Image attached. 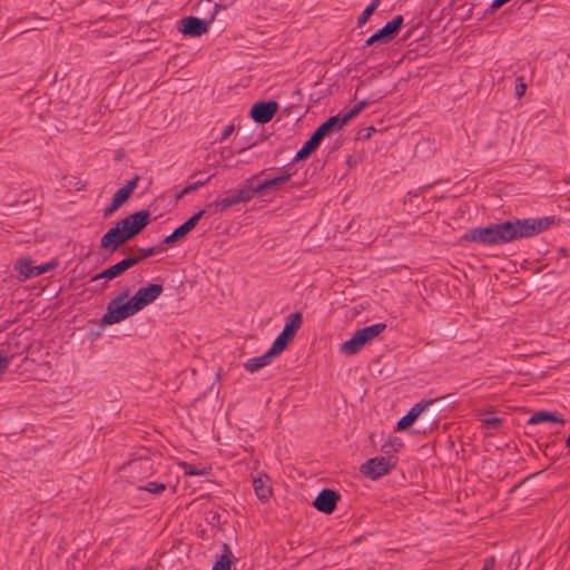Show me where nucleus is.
Here are the masks:
<instances>
[{"instance_id": "19", "label": "nucleus", "mask_w": 570, "mask_h": 570, "mask_svg": "<svg viewBox=\"0 0 570 570\" xmlns=\"http://www.w3.org/2000/svg\"><path fill=\"white\" fill-rule=\"evenodd\" d=\"M234 190H228L224 194V196H219L217 199L214 200L213 205L219 210L224 212L228 209L229 207L237 205V200L235 197ZM212 206V204L209 205Z\"/></svg>"}, {"instance_id": "4", "label": "nucleus", "mask_w": 570, "mask_h": 570, "mask_svg": "<svg viewBox=\"0 0 570 570\" xmlns=\"http://www.w3.org/2000/svg\"><path fill=\"white\" fill-rule=\"evenodd\" d=\"M554 224V217L525 218L510 220V232H508L509 240L519 238H528L540 234L550 228Z\"/></svg>"}, {"instance_id": "11", "label": "nucleus", "mask_w": 570, "mask_h": 570, "mask_svg": "<svg viewBox=\"0 0 570 570\" xmlns=\"http://www.w3.org/2000/svg\"><path fill=\"white\" fill-rule=\"evenodd\" d=\"M341 495L331 489H323L313 502L315 509L325 514H331L337 505Z\"/></svg>"}, {"instance_id": "10", "label": "nucleus", "mask_w": 570, "mask_h": 570, "mask_svg": "<svg viewBox=\"0 0 570 570\" xmlns=\"http://www.w3.org/2000/svg\"><path fill=\"white\" fill-rule=\"evenodd\" d=\"M278 107L276 101H259L252 106L249 115L255 122L264 125L273 119Z\"/></svg>"}, {"instance_id": "44", "label": "nucleus", "mask_w": 570, "mask_h": 570, "mask_svg": "<svg viewBox=\"0 0 570 570\" xmlns=\"http://www.w3.org/2000/svg\"><path fill=\"white\" fill-rule=\"evenodd\" d=\"M494 564H495V558L494 557H489V558H487L484 560L482 570H493Z\"/></svg>"}, {"instance_id": "35", "label": "nucleus", "mask_w": 570, "mask_h": 570, "mask_svg": "<svg viewBox=\"0 0 570 570\" xmlns=\"http://www.w3.org/2000/svg\"><path fill=\"white\" fill-rule=\"evenodd\" d=\"M315 150L308 147L306 144L302 146V148L296 153L294 157V161H299L308 158Z\"/></svg>"}, {"instance_id": "37", "label": "nucleus", "mask_w": 570, "mask_h": 570, "mask_svg": "<svg viewBox=\"0 0 570 570\" xmlns=\"http://www.w3.org/2000/svg\"><path fill=\"white\" fill-rule=\"evenodd\" d=\"M374 11L375 10L372 7L367 6L357 19V23H356L357 27L364 26L367 22V20L370 19V17L373 14Z\"/></svg>"}, {"instance_id": "34", "label": "nucleus", "mask_w": 570, "mask_h": 570, "mask_svg": "<svg viewBox=\"0 0 570 570\" xmlns=\"http://www.w3.org/2000/svg\"><path fill=\"white\" fill-rule=\"evenodd\" d=\"M323 138L324 137L315 130L304 144H306L313 150H316L320 144L322 142Z\"/></svg>"}, {"instance_id": "5", "label": "nucleus", "mask_w": 570, "mask_h": 570, "mask_svg": "<svg viewBox=\"0 0 570 570\" xmlns=\"http://www.w3.org/2000/svg\"><path fill=\"white\" fill-rule=\"evenodd\" d=\"M385 328V323H376L357 330L350 340L342 343L341 352L346 355L358 353L365 344L379 336Z\"/></svg>"}, {"instance_id": "24", "label": "nucleus", "mask_w": 570, "mask_h": 570, "mask_svg": "<svg viewBox=\"0 0 570 570\" xmlns=\"http://www.w3.org/2000/svg\"><path fill=\"white\" fill-rule=\"evenodd\" d=\"M58 266V261L57 259H52L46 264H42V265H38V266H35L33 267V272L29 273V275L27 274V277H37V276H40L47 272H50L52 269H55L56 267Z\"/></svg>"}, {"instance_id": "30", "label": "nucleus", "mask_w": 570, "mask_h": 570, "mask_svg": "<svg viewBox=\"0 0 570 570\" xmlns=\"http://www.w3.org/2000/svg\"><path fill=\"white\" fill-rule=\"evenodd\" d=\"M235 191V197L237 200V204L239 203H246L249 202L252 198H254L253 191L250 187H244Z\"/></svg>"}, {"instance_id": "3", "label": "nucleus", "mask_w": 570, "mask_h": 570, "mask_svg": "<svg viewBox=\"0 0 570 570\" xmlns=\"http://www.w3.org/2000/svg\"><path fill=\"white\" fill-rule=\"evenodd\" d=\"M222 9V6L218 3H214L212 0H199L197 3V10H209L210 16L209 19H200L196 17H187L180 20L179 30L190 37H199L206 33L209 29L210 22L214 21L215 16L218 10Z\"/></svg>"}, {"instance_id": "2", "label": "nucleus", "mask_w": 570, "mask_h": 570, "mask_svg": "<svg viewBox=\"0 0 570 570\" xmlns=\"http://www.w3.org/2000/svg\"><path fill=\"white\" fill-rule=\"evenodd\" d=\"M510 220L491 224L487 227H475L463 234L464 242H473L482 245H498L509 243Z\"/></svg>"}, {"instance_id": "26", "label": "nucleus", "mask_w": 570, "mask_h": 570, "mask_svg": "<svg viewBox=\"0 0 570 570\" xmlns=\"http://www.w3.org/2000/svg\"><path fill=\"white\" fill-rule=\"evenodd\" d=\"M128 468L131 472H148L151 470V463L148 459H137L129 462Z\"/></svg>"}, {"instance_id": "7", "label": "nucleus", "mask_w": 570, "mask_h": 570, "mask_svg": "<svg viewBox=\"0 0 570 570\" xmlns=\"http://www.w3.org/2000/svg\"><path fill=\"white\" fill-rule=\"evenodd\" d=\"M137 311L131 303L128 301L127 303H119L111 299L107 305V311L101 318L102 325H112L115 323H119L129 316L136 314Z\"/></svg>"}, {"instance_id": "17", "label": "nucleus", "mask_w": 570, "mask_h": 570, "mask_svg": "<svg viewBox=\"0 0 570 570\" xmlns=\"http://www.w3.org/2000/svg\"><path fill=\"white\" fill-rule=\"evenodd\" d=\"M344 126H345L344 119H342V117L340 115H336V116L330 117L326 121L321 124L316 128V131L320 135H322L323 137H325L326 135H328L331 132L340 131Z\"/></svg>"}, {"instance_id": "14", "label": "nucleus", "mask_w": 570, "mask_h": 570, "mask_svg": "<svg viewBox=\"0 0 570 570\" xmlns=\"http://www.w3.org/2000/svg\"><path fill=\"white\" fill-rule=\"evenodd\" d=\"M436 400L421 401L410 409V411L399 420L396 424L397 431H404L410 428L414 421L423 414L429 406H431Z\"/></svg>"}, {"instance_id": "16", "label": "nucleus", "mask_w": 570, "mask_h": 570, "mask_svg": "<svg viewBox=\"0 0 570 570\" xmlns=\"http://www.w3.org/2000/svg\"><path fill=\"white\" fill-rule=\"evenodd\" d=\"M254 491L257 498L265 502L272 495V487L269 484V478L267 475H261L253 481Z\"/></svg>"}, {"instance_id": "36", "label": "nucleus", "mask_w": 570, "mask_h": 570, "mask_svg": "<svg viewBox=\"0 0 570 570\" xmlns=\"http://www.w3.org/2000/svg\"><path fill=\"white\" fill-rule=\"evenodd\" d=\"M527 90V83L524 82V78L518 77L515 83V96L518 99L522 98Z\"/></svg>"}, {"instance_id": "18", "label": "nucleus", "mask_w": 570, "mask_h": 570, "mask_svg": "<svg viewBox=\"0 0 570 570\" xmlns=\"http://www.w3.org/2000/svg\"><path fill=\"white\" fill-rule=\"evenodd\" d=\"M542 422L563 424L564 420L562 417L557 416L553 413L546 412V411L535 412L528 420V424H538V423H542Z\"/></svg>"}, {"instance_id": "49", "label": "nucleus", "mask_w": 570, "mask_h": 570, "mask_svg": "<svg viewBox=\"0 0 570 570\" xmlns=\"http://www.w3.org/2000/svg\"><path fill=\"white\" fill-rule=\"evenodd\" d=\"M381 0H372L368 7H372L374 10L379 7Z\"/></svg>"}, {"instance_id": "48", "label": "nucleus", "mask_w": 570, "mask_h": 570, "mask_svg": "<svg viewBox=\"0 0 570 570\" xmlns=\"http://www.w3.org/2000/svg\"><path fill=\"white\" fill-rule=\"evenodd\" d=\"M430 421L432 422L431 423V429H433V428L436 429L439 423H438V421L435 419H433V415H430L429 417H426V423H429Z\"/></svg>"}, {"instance_id": "25", "label": "nucleus", "mask_w": 570, "mask_h": 570, "mask_svg": "<svg viewBox=\"0 0 570 570\" xmlns=\"http://www.w3.org/2000/svg\"><path fill=\"white\" fill-rule=\"evenodd\" d=\"M224 550H225V553L222 554L219 560L216 561V563L214 564L212 570H230L232 562L229 559V554H230L229 547L227 544H224Z\"/></svg>"}, {"instance_id": "28", "label": "nucleus", "mask_w": 570, "mask_h": 570, "mask_svg": "<svg viewBox=\"0 0 570 570\" xmlns=\"http://www.w3.org/2000/svg\"><path fill=\"white\" fill-rule=\"evenodd\" d=\"M367 101L366 100H361L360 102H357L348 112H346L342 119H344V122L345 125L347 124V121H350L352 118L356 117L364 108L367 107Z\"/></svg>"}, {"instance_id": "9", "label": "nucleus", "mask_w": 570, "mask_h": 570, "mask_svg": "<svg viewBox=\"0 0 570 570\" xmlns=\"http://www.w3.org/2000/svg\"><path fill=\"white\" fill-rule=\"evenodd\" d=\"M163 292L164 287L161 284H149L146 287H140L130 301L134 304L136 311L139 312L147 305L155 302Z\"/></svg>"}, {"instance_id": "29", "label": "nucleus", "mask_w": 570, "mask_h": 570, "mask_svg": "<svg viewBox=\"0 0 570 570\" xmlns=\"http://www.w3.org/2000/svg\"><path fill=\"white\" fill-rule=\"evenodd\" d=\"M138 489L154 494H159L166 490V484L161 482L150 481L146 485L138 487Z\"/></svg>"}, {"instance_id": "20", "label": "nucleus", "mask_w": 570, "mask_h": 570, "mask_svg": "<svg viewBox=\"0 0 570 570\" xmlns=\"http://www.w3.org/2000/svg\"><path fill=\"white\" fill-rule=\"evenodd\" d=\"M135 249L139 250L140 255L137 256V257H128V258L129 259H138V263H140L145 258H148V257L153 256L154 254H156L158 252H161L164 249V247L160 244V245H157V246H154V247H149V248H141V247H138V246L128 248L129 252H132Z\"/></svg>"}, {"instance_id": "43", "label": "nucleus", "mask_w": 570, "mask_h": 570, "mask_svg": "<svg viewBox=\"0 0 570 570\" xmlns=\"http://www.w3.org/2000/svg\"><path fill=\"white\" fill-rule=\"evenodd\" d=\"M250 188H252L253 195L255 196L256 194H259L269 187H268L267 180H264L261 184H258L257 186L250 187Z\"/></svg>"}, {"instance_id": "15", "label": "nucleus", "mask_w": 570, "mask_h": 570, "mask_svg": "<svg viewBox=\"0 0 570 570\" xmlns=\"http://www.w3.org/2000/svg\"><path fill=\"white\" fill-rule=\"evenodd\" d=\"M137 264H138V259H129L128 257H126L125 259L118 262L117 264H115V265L106 268L101 273L97 274L92 279L94 281L101 279V278L112 279V278L121 275L124 272H126L127 269H129L130 267H132Z\"/></svg>"}, {"instance_id": "8", "label": "nucleus", "mask_w": 570, "mask_h": 570, "mask_svg": "<svg viewBox=\"0 0 570 570\" xmlns=\"http://www.w3.org/2000/svg\"><path fill=\"white\" fill-rule=\"evenodd\" d=\"M396 465V460L385 456H375L361 465V472L371 480L380 479Z\"/></svg>"}, {"instance_id": "23", "label": "nucleus", "mask_w": 570, "mask_h": 570, "mask_svg": "<svg viewBox=\"0 0 570 570\" xmlns=\"http://www.w3.org/2000/svg\"><path fill=\"white\" fill-rule=\"evenodd\" d=\"M32 262L30 258H21L17 262L14 268L24 278L28 279L27 274L33 272Z\"/></svg>"}, {"instance_id": "32", "label": "nucleus", "mask_w": 570, "mask_h": 570, "mask_svg": "<svg viewBox=\"0 0 570 570\" xmlns=\"http://www.w3.org/2000/svg\"><path fill=\"white\" fill-rule=\"evenodd\" d=\"M130 196L131 195L128 193V189L121 187L114 194L112 200L115 202V205L121 206L129 199Z\"/></svg>"}, {"instance_id": "46", "label": "nucleus", "mask_w": 570, "mask_h": 570, "mask_svg": "<svg viewBox=\"0 0 570 570\" xmlns=\"http://www.w3.org/2000/svg\"><path fill=\"white\" fill-rule=\"evenodd\" d=\"M129 293H130L129 288H126L118 296H116L114 298V301L119 302V303H126L125 301L129 296Z\"/></svg>"}, {"instance_id": "42", "label": "nucleus", "mask_w": 570, "mask_h": 570, "mask_svg": "<svg viewBox=\"0 0 570 570\" xmlns=\"http://www.w3.org/2000/svg\"><path fill=\"white\" fill-rule=\"evenodd\" d=\"M10 364V357L0 354V374L6 372Z\"/></svg>"}, {"instance_id": "38", "label": "nucleus", "mask_w": 570, "mask_h": 570, "mask_svg": "<svg viewBox=\"0 0 570 570\" xmlns=\"http://www.w3.org/2000/svg\"><path fill=\"white\" fill-rule=\"evenodd\" d=\"M510 0H493L490 7L487 9L485 14H493L498 11L502 6L508 3Z\"/></svg>"}, {"instance_id": "50", "label": "nucleus", "mask_w": 570, "mask_h": 570, "mask_svg": "<svg viewBox=\"0 0 570 570\" xmlns=\"http://www.w3.org/2000/svg\"><path fill=\"white\" fill-rule=\"evenodd\" d=\"M566 445H567V448H568V450L570 452V433H569V436H568V439L566 441Z\"/></svg>"}, {"instance_id": "22", "label": "nucleus", "mask_w": 570, "mask_h": 570, "mask_svg": "<svg viewBox=\"0 0 570 570\" xmlns=\"http://www.w3.org/2000/svg\"><path fill=\"white\" fill-rule=\"evenodd\" d=\"M188 233L189 230H187V226L181 224L170 235L164 238L163 244H174L185 237Z\"/></svg>"}, {"instance_id": "31", "label": "nucleus", "mask_w": 570, "mask_h": 570, "mask_svg": "<svg viewBox=\"0 0 570 570\" xmlns=\"http://www.w3.org/2000/svg\"><path fill=\"white\" fill-rule=\"evenodd\" d=\"M291 174H284L272 179H267V184L269 188L278 189L283 184L287 183L291 178Z\"/></svg>"}, {"instance_id": "6", "label": "nucleus", "mask_w": 570, "mask_h": 570, "mask_svg": "<svg viewBox=\"0 0 570 570\" xmlns=\"http://www.w3.org/2000/svg\"><path fill=\"white\" fill-rule=\"evenodd\" d=\"M303 323L302 313L295 312L285 318V325L281 334L274 340L273 344L282 352L286 350L289 343L294 340L296 332L301 328Z\"/></svg>"}, {"instance_id": "39", "label": "nucleus", "mask_w": 570, "mask_h": 570, "mask_svg": "<svg viewBox=\"0 0 570 570\" xmlns=\"http://www.w3.org/2000/svg\"><path fill=\"white\" fill-rule=\"evenodd\" d=\"M482 421L487 426L490 428H497L501 423V420L497 416H487Z\"/></svg>"}, {"instance_id": "12", "label": "nucleus", "mask_w": 570, "mask_h": 570, "mask_svg": "<svg viewBox=\"0 0 570 570\" xmlns=\"http://www.w3.org/2000/svg\"><path fill=\"white\" fill-rule=\"evenodd\" d=\"M404 18L401 14L395 16L384 27L374 32L377 38L379 45H386L391 42L399 35L403 24Z\"/></svg>"}, {"instance_id": "40", "label": "nucleus", "mask_w": 570, "mask_h": 570, "mask_svg": "<svg viewBox=\"0 0 570 570\" xmlns=\"http://www.w3.org/2000/svg\"><path fill=\"white\" fill-rule=\"evenodd\" d=\"M139 176L136 175L134 178L127 181V184L124 186L125 189H128V193L131 195L134 189L137 187V184L139 181Z\"/></svg>"}, {"instance_id": "21", "label": "nucleus", "mask_w": 570, "mask_h": 570, "mask_svg": "<svg viewBox=\"0 0 570 570\" xmlns=\"http://www.w3.org/2000/svg\"><path fill=\"white\" fill-rule=\"evenodd\" d=\"M185 475H208L212 471L209 466H198L189 463H181Z\"/></svg>"}, {"instance_id": "33", "label": "nucleus", "mask_w": 570, "mask_h": 570, "mask_svg": "<svg viewBox=\"0 0 570 570\" xmlns=\"http://www.w3.org/2000/svg\"><path fill=\"white\" fill-rule=\"evenodd\" d=\"M205 214V210H199L197 213H195L191 217H189L185 223L184 225L187 226V230L191 232L197 223L200 220V218L204 216Z\"/></svg>"}, {"instance_id": "41", "label": "nucleus", "mask_w": 570, "mask_h": 570, "mask_svg": "<svg viewBox=\"0 0 570 570\" xmlns=\"http://www.w3.org/2000/svg\"><path fill=\"white\" fill-rule=\"evenodd\" d=\"M234 130H235L234 125L226 126L225 129L222 131L220 137L218 138V141L222 142V141L226 140L233 134Z\"/></svg>"}, {"instance_id": "45", "label": "nucleus", "mask_w": 570, "mask_h": 570, "mask_svg": "<svg viewBox=\"0 0 570 570\" xmlns=\"http://www.w3.org/2000/svg\"><path fill=\"white\" fill-rule=\"evenodd\" d=\"M120 206L115 205L112 200L111 204L104 210V217H109L112 213H115Z\"/></svg>"}, {"instance_id": "1", "label": "nucleus", "mask_w": 570, "mask_h": 570, "mask_svg": "<svg viewBox=\"0 0 570 570\" xmlns=\"http://www.w3.org/2000/svg\"><path fill=\"white\" fill-rule=\"evenodd\" d=\"M150 215L148 209H141L120 219L101 237L100 248L115 253L148 226Z\"/></svg>"}, {"instance_id": "13", "label": "nucleus", "mask_w": 570, "mask_h": 570, "mask_svg": "<svg viewBox=\"0 0 570 570\" xmlns=\"http://www.w3.org/2000/svg\"><path fill=\"white\" fill-rule=\"evenodd\" d=\"M283 352L279 351L274 344L271 346V348L264 353L263 355H259V356H255V357H250L248 358L245 364H244V368L249 372V373H255L257 372L258 370H261L262 367L268 365L272 363V361L281 355Z\"/></svg>"}, {"instance_id": "27", "label": "nucleus", "mask_w": 570, "mask_h": 570, "mask_svg": "<svg viewBox=\"0 0 570 570\" xmlns=\"http://www.w3.org/2000/svg\"><path fill=\"white\" fill-rule=\"evenodd\" d=\"M214 175H210L208 176L206 179L204 180H197L193 184H189L188 186H186L184 189H181V191L178 194L177 198H181L184 197L185 195H188L190 194L191 191H195L197 190L198 188L203 187L204 185H206L207 183L210 181L212 177Z\"/></svg>"}, {"instance_id": "47", "label": "nucleus", "mask_w": 570, "mask_h": 570, "mask_svg": "<svg viewBox=\"0 0 570 570\" xmlns=\"http://www.w3.org/2000/svg\"><path fill=\"white\" fill-rule=\"evenodd\" d=\"M374 45H379V41H377V38L375 37V35L373 33L371 37H368L365 40L364 47H371V46H374Z\"/></svg>"}]
</instances>
